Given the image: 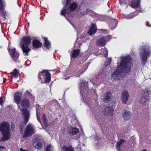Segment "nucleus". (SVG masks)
<instances>
[{"label":"nucleus","mask_w":151,"mask_h":151,"mask_svg":"<svg viewBox=\"0 0 151 151\" xmlns=\"http://www.w3.org/2000/svg\"><path fill=\"white\" fill-rule=\"evenodd\" d=\"M131 57L129 56L124 57L120 62V64L111 75L112 78L116 80H119L123 73L124 75L128 74L131 70Z\"/></svg>","instance_id":"f257e3e1"},{"label":"nucleus","mask_w":151,"mask_h":151,"mask_svg":"<svg viewBox=\"0 0 151 151\" xmlns=\"http://www.w3.org/2000/svg\"><path fill=\"white\" fill-rule=\"evenodd\" d=\"M10 124L8 122L4 121L0 124V131L3 134V137L1 140V142H5L9 139L10 137Z\"/></svg>","instance_id":"f03ea898"},{"label":"nucleus","mask_w":151,"mask_h":151,"mask_svg":"<svg viewBox=\"0 0 151 151\" xmlns=\"http://www.w3.org/2000/svg\"><path fill=\"white\" fill-rule=\"evenodd\" d=\"M51 75L48 70H43L40 72L37 76L38 79L41 84L49 83L51 81Z\"/></svg>","instance_id":"7ed1b4c3"},{"label":"nucleus","mask_w":151,"mask_h":151,"mask_svg":"<svg viewBox=\"0 0 151 151\" xmlns=\"http://www.w3.org/2000/svg\"><path fill=\"white\" fill-rule=\"evenodd\" d=\"M22 114L24 116V123L22 122H20L19 124V129L21 132H23V130L25 125L28 122L29 118V113L28 110L25 108H23L21 110Z\"/></svg>","instance_id":"20e7f679"},{"label":"nucleus","mask_w":151,"mask_h":151,"mask_svg":"<svg viewBox=\"0 0 151 151\" xmlns=\"http://www.w3.org/2000/svg\"><path fill=\"white\" fill-rule=\"evenodd\" d=\"M7 50L13 59L16 61L19 58V53L16 50L15 48H12L10 42H9Z\"/></svg>","instance_id":"39448f33"},{"label":"nucleus","mask_w":151,"mask_h":151,"mask_svg":"<svg viewBox=\"0 0 151 151\" xmlns=\"http://www.w3.org/2000/svg\"><path fill=\"white\" fill-rule=\"evenodd\" d=\"M150 52L149 50H147L145 48L142 49L140 54L141 55V64L145 65L147 62V58L150 55Z\"/></svg>","instance_id":"423d86ee"},{"label":"nucleus","mask_w":151,"mask_h":151,"mask_svg":"<svg viewBox=\"0 0 151 151\" xmlns=\"http://www.w3.org/2000/svg\"><path fill=\"white\" fill-rule=\"evenodd\" d=\"M80 89L81 94L86 93L87 94L89 92L88 91V83L85 81H82L80 84Z\"/></svg>","instance_id":"0eeeda50"},{"label":"nucleus","mask_w":151,"mask_h":151,"mask_svg":"<svg viewBox=\"0 0 151 151\" xmlns=\"http://www.w3.org/2000/svg\"><path fill=\"white\" fill-rule=\"evenodd\" d=\"M35 133V131L31 125L29 124L26 128L23 137L26 138L32 136Z\"/></svg>","instance_id":"6e6552de"},{"label":"nucleus","mask_w":151,"mask_h":151,"mask_svg":"<svg viewBox=\"0 0 151 151\" xmlns=\"http://www.w3.org/2000/svg\"><path fill=\"white\" fill-rule=\"evenodd\" d=\"M31 38L29 36L23 37L21 40L20 45L29 46L31 42Z\"/></svg>","instance_id":"1a4fd4ad"},{"label":"nucleus","mask_w":151,"mask_h":151,"mask_svg":"<svg viewBox=\"0 0 151 151\" xmlns=\"http://www.w3.org/2000/svg\"><path fill=\"white\" fill-rule=\"evenodd\" d=\"M114 108V106H113L105 107L103 111L104 114L108 116L111 114V116H112Z\"/></svg>","instance_id":"9d476101"},{"label":"nucleus","mask_w":151,"mask_h":151,"mask_svg":"<svg viewBox=\"0 0 151 151\" xmlns=\"http://www.w3.org/2000/svg\"><path fill=\"white\" fill-rule=\"evenodd\" d=\"M24 56H27L29 55V52L31 51V49L28 46L20 45Z\"/></svg>","instance_id":"9b49d317"},{"label":"nucleus","mask_w":151,"mask_h":151,"mask_svg":"<svg viewBox=\"0 0 151 151\" xmlns=\"http://www.w3.org/2000/svg\"><path fill=\"white\" fill-rule=\"evenodd\" d=\"M79 132V129L75 127L69 128L68 131V133L71 136L76 135Z\"/></svg>","instance_id":"f8f14e48"},{"label":"nucleus","mask_w":151,"mask_h":151,"mask_svg":"<svg viewBox=\"0 0 151 151\" xmlns=\"http://www.w3.org/2000/svg\"><path fill=\"white\" fill-rule=\"evenodd\" d=\"M106 43V38L103 37L98 39L96 41V45L98 46L103 47L105 45Z\"/></svg>","instance_id":"ddd939ff"},{"label":"nucleus","mask_w":151,"mask_h":151,"mask_svg":"<svg viewBox=\"0 0 151 151\" xmlns=\"http://www.w3.org/2000/svg\"><path fill=\"white\" fill-rule=\"evenodd\" d=\"M97 28L95 24L92 23L88 31V34L90 35H92L94 34L97 31Z\"/></svg>","instance_id":"4468645a"},{"label":"nucleus","mask_w":151,"mask_h":151,"mask_svg":"<svg viewBox=\"0 0 151 151\" xmlns=\"http://www.w3.org/2000/svg\"><path fill=\"white\" fill-rule=\"evenodd\" d=\"M131 6L133 8H137L140 6V0H132Z\"/></svg>","instance_id":"2eb2a0df"},{"label":"nucleus","mask_w":151,"mask_h":151,"mask_svg":"<svg viewBox=\"0 0 151 151\" xmlns=\"http://www.w3.org/2000/svg\"><path fill=\"white\" fill-rule=\"evenodd\" d=\"M35 142L33 143V145L37 149H40L42 147V144L41 141L38 138H36L35 140Z\"/></svg>","instance_id":"dca6fc26"},{"label":"nucleus","mask_w":151,"mask_h":151,"mask_svg":"<svg viewBox=\"0 0 151 151\" xmlns=\"http://www.w3.org/2000/svg\"><path fill=\"white\" fill-rule=\"evenodd\" d=\"M61 14L65 17H66V14L68 16H69L71 14V12L68 9H67V7H66L65 6H64V8L63 9L61 12Z\"/></svg>","instance_id":"f3484780"},{"label":"nucleus","mask_w":151,"mask_h":151,"mask_svg":"<svg viewBox=\"0 0 151 151\" xmlns=\"http://www.w3.org/2000/svg\"><path fill=\"white\" fill-rule=\"evenodd\" d=\"M42 45L41 42L35 39L32 41V45L35 48H38L41 47Z\"/></svg>","instance_id":"a211bd4d"},{"label":"nucleus","mask_w":151,"mask_h":151,"mask_svg":"<svg viewBox=\"0 0 151 151\" xmlns=\"http://www.w3.org/2000/svg\"><path fill=\"white\" fill-rule=\"evenodd\" d=\"M68 7V9L70 12H73L75 11L78 7V4L76 2H74L72 4H70Z\"/></svg>","instance_id":"6ab92c4d"},{"label":"nucleus","mask_w":151,"mask_h":151,"mask_svg":"<svg viewBox=\"0 0 151 151\" xmlns=\"http://www.w3.org/2000/svg\"><path fill=\"white\" fill-rule=\"evenodd\" d=\"M44 39L45 43L44 45V47L47 49L48 50L50 48L51 45V43L48 40V38L46 37H42Z\"/></svg>","instance_id":"aec40b11"},{"label":"nucleus","mask_w":151,"mask_h":151,"mask_svg":"<svg viewBox=\"0 0 151 151\" xmlns=\"http://www.w3.org/2000/svg\"><path fill=\"white\" fill-rule=\"evenodd\" d=\"M149 95H143L141 97L140 102L142 104H145L149 99Z\"/></svg>","instance_id":"412c9836"},{"label":"nucleus","mask_w":151,"mask_h":151,"mask_svg":"<svg viewBox=\"0 0 151 151\" xmlns=\"http://www.w3.org/2000/svg\"><path fill=\"white\" fill-rule=\"evenodd\" d=\"M3 0H0V11L2 12V16L5 18L6 19V12L4 11L3 9Z\"/></svg>","instance_id":"4be33fe9"},{"label":"nucleus","mask_w":151,"mask_h":151,"mask_svg":"<svg viewBox=\"0 0 151 151\" xmlns=\"http://www.w3.org/2000/svg\"><path fill=\"white\" fill-rule=\"evenodd\" d=\"M131 113L125 110L123 114V117L125 120H128L130 118Z\"/></svg>","instance_id":"5701e85b"},{"label":"nucleus","mask_w":151,"mask_h":151,"mask_svg":"<svg viewBox=\"0 0 151 151\" xmlns=\"http://www.w3.org/2000/svg\"><path fill=\"white\" fill-rule=\"evenodd\" d=\"M22 106L24 107H28L29 106V102L27 99H24L21 102Z\"/></svg>","instance_id":"b1692460"},{"label":"nucleus","mask_w":151,"mask_h":151,"mask_svg":"<svg viewBox=\"0 0 151 151\" xmlns=\"http://www.w3.org/2000/svg\"><path fill=\"white\" fill-rule=\"evenodd\" d=\"M14 78H18L19 76V70L16 68L14 69L13 72L10 73Z\"/></svg>","instance_id":"393cba45"},{"label":"nucleus","mask_w":151,"mask_h":151,"mask_svg":"<svg viewBox=\"0 0 151 151\" xmlns=\"http://www.w3.org/2000/svg\"><path fill=\"white\" fill-rule=\"evenodd\" d=\"M62 149L63 151H74V148L71 145L68 146L64 145L63 146Z\"/></svg>","instance_id":"a878e982"},{"label":"nucleus","mask_w":151,"mask_h":151,"mask_svg":"<svg viewBox=\"0 0 151 151\" xmlns=\"http://www.w3.org/2000/svg\"><path fill=\"white\" fill-rule=\"evenodd\" d=\"M80 52V49H77L73 51L72 54V57L73 58H75L78 55Z\"/></svg>","instance_id":"bb28decb"},{"label":"nucleus","mask_w":151,"mask_h":151,"mask_svg":"<svg viewBox=\"0 0 151 151\" xmlns=\"http://www.w3.org/2000/svg\"><path fill=\"white\" fill-rule=\"evenodd\" d=\"M129 95H121V98L122 103L125 104L128 100Z\"/></svg>","instance_id":"cd10ccee"},{"label":"nucleus","mask_w":151,"mask_h":151,"mask_svg":"<svg viewBox=\"0 0 151 151\" xmlns=\"http://www.w3.org/2000/svg\"><path fill=\"white\" fill-rule=\"evenodd\" d=\"M22 99V97L19 96V95H14V99L15 102L17 103V104H19Z\"/></svg>","instance_id":"c85d7f7f"},{"label":"nucleus","mask_w":151,"mask_h":151,"mask_svg":"<svg viewBox=\"0 0 151 151\" xmlns=\"http://www.w3.org/2000/svg\"><path fill=\"white\" fill-rule=\"evenodd\" d=\"M84 68V66H79L78 67L77 72L80 73L81 74H82L85 70Z\"/></svg>","instance_id":"c756f323"},{"label":"nucleus","mask_w":151,"mask_h":151,"mask_svg":"<svg viewBox=\"0 0 151 151\" xmlns=\"http://www.w3.org/2000/svg\"><path fill=\"white\" fill-rule=\"evenodd\" d=\"M138 14L137 12H132L128 15V17L129 18H132L137 15Z\"/></svg>","instance_id":"7c9ffc66"},{"label":"nucleus","mask_w":151,"mask_h":151,"mask_svg":"<svg viewBox=\"0 0 151 151\" xmlns=\"http://www.w3.org/2000/svg\"><path fill=\"white\" fill-rule=\"evenodd\" d=\"M124 142V139H121L116 144V148L117 149L119 148L122 144Z\"/></svg>","instance_id":"2f4dec72"},{"label":"nucleus","mask_w":151,"mask_h":151,"mask_svg":"<svg viewBox=\"0 0 151 151\" xmlns=\"http://www.w3.org/2000/svg\"><path fill=\"white\" fill-rule=\"evenodd\" d=\"M111 99L110 96L109 95H107L105 97L104 99V101L105 102H108L110 101Z\"/></svg>","instance_id":"473e14b6"},{"label":"nucleus","mask_w":151,"mask_h":151,"mask_svg":"<svg viewBox=\"0 0 151 151\" xmlns=\"http://www.w3.org/2000/svg\"><path fill=\"white\" fill-rule=\"evenodd\" d=\"M51 144L48 145L46 148V151H53L52 150H51Z\"/></svg>","instance_id":"72a5a7b5"},{"label":"nucleus","mask_w":151,"mask_h":151,"mask_svg":"<svg viewBox=\"0 0 151 151\" xmlns=\"http://www.w3.org/2000/svg\"><path fill=\"white\" fill-rule=\"evenodd\" d=\"M5 100V98L4 96H1L0 98V104L2 106L3 103V101Z\"/></svg>","instance_id":"f704fd0d"},{"label":"nucleus","mask_w":151,"mask_h":151,"mask_svg":"<svg viewBox=\"0 0 151 151\" xmlns=\"http://www.w3.org/2000/svg\"><path fill=\"white\" fill-rule=\"evenodd\" d=\"M96 90L95 89H91L90 90L89 93L90 94H93L96 93Z\"/></svg>","instance_id":"c9c22d12"},{"label":"nucleus","mask_w":151,"mask_h":151,"mask_svg":"<svg viewBox=\"0 0 151 151\" xmlns=\"http://www.w3.org/2000/svg\"><path fill=\"white\" fill-rule=\"evenodd\" d=\"M145 93H146L147 94H150L151 93V91L150 89H148L147 88H145L144 90Z\"/></svg>","instance_id":"e433bc0d"},{"label":"nucleus","mask_w":151,"mask_h":151,"mask_svg":"<svg viewBox=\"0 0 151 151\" xmlns=\"http://www.w3.org/2000/svg\"><path fill=\"white\" fill-rule=\"evenodd\" d=\"M71 0H66V2L65 5L66 7H67L70 4V1Z\"/></svg>","instance_id":"4c0bfd02"},{"label":"nucleus","mask_w":151,"mask_h":151,"mask_svg":"<svg viewBox=\"0 0 151 151\" xmlns=\"http://www.w3.org/2000/svg\"><path fill=\"white\" fill-rule=\"evenodd\" d=\"M103 53L104 54L105 58H107L108 56V52L106 49H105L104 50H103Z\"/></svg>","instance_id":"58836bf2"},{"label":"nucleus","mask_w":151,"mask_h":151,"mask_svg":"<svg viewBox=\"0 0 151 151\" xmlns=\"http://www.w3.org/2000/svg\"><path fill=\"white\" fill-rule=\"evenodd\" d=\"M111 61V58H108V61L106 62V66H107L110 65Z\"/></svg>","instance_id":"ea45409f"},{"label":"nucleus","mask_w":151,"mask_h":151,"mask_svg":"<svg viewBox=\"0 0 151 151\" xmlns=\"http://www.w3.org/2000/svg\"><path fill=\"white\" fill-rule=\"evenodd\" d=\"M42 119L45 123L47 122L45 114H43V115Z\"/></svg>","instance_id":"a19ab883"},{"label":"nucleus","mask_w":151,"mask_h":151,"mask_svg":"<svg viewBox=\"0 0 151 151\" xmlns=\"http://www.w3.org/2000/svg\"><path fill=\"white\" fill-rule=\"evenodd\" d=\"M87 14V12H81L79 15L80 16H84L86 15Z\"/></svg>","instance_id":"79ce46f5"},{"label":"nucleus","mask_w":151,"mask_h":151,"mask_svg":"<svg viewBox=\"0 0 151 151\" xmlns=\"http://www.w3.org/2000/svg\"><path fill=\"white\" fill-rule=\"evenodd\" d=\"M31 91V90L30 89H29V91L27 90L24 94H31V93L30 92Z\"/></svg>","instance_id":"37998d69"},{"label":"nucleus","mask_w":151,"mask_h":151,"mask_svg":"<svg viewBox=\"0 0 151 151\" xmlns=\"http://www.w3.org/2000/svg\"><path fill=\"white\" fill-rule=\"evenodd\" d=\"M122 94H129L127 91L124 90L122 92Z\"/></svg>","instance_id":"c03bdc74"},{"label":"nucleus","mask_w":151,"mask_h":151,"mask_svg":"<svg viewBox=\"0 0 151 151\" xmlns=\"http://www.w3.org/2000/svg\"><path fill=\"white\" fill-rule=\"evenodd\" d=\"M36 111L37 116L40 115L39 114H40V112L39 111H38L37 109H36Z\"/></svg>","instance_id":"a18cd8bd"},{"label":"nucleus","mask_w":151,"mask_h":151,"mask_svg":"<svg viewBox=\"0 0 151 151\" xmlns=\"http://www.w3.org/2000/svg\"><path fill=\"white\" fill-rule=\"evenodd\" d=\"M20 151H28L27 150L24 149L22 148H21L19 149Z\"/></svg>","instance_id":"49530a36"},{"label":"nucleus","mask_w":151,"mask_h":151,"mask_svg":"<svg viewBox=\"0 0 151 151\" xmlns=\"http://www.w3.org/2000/svg\"><path fill=\"white\" fill-rule=\"evenodd\" d=\"M37 120L39 121L40 122V115L37 116Z\"/></svg>","instance_id":"de8ad7c7"},{"label":"nucleus","mask_w":151,"mask_h":151,"mask_svg":"<svg viewBox=\"0 0 151 151\" xmlns=\"http://www.w3.org/2000/svg\"><path fill=\"white\" fill-rule=\"evenodd\" d=\"M111 94V91H110L109 92H107L105 94Z\"/></svg>","instance_id":"09e8293b"},{"label":"nucleus","mask_w":151,"mask_h":151,"mask_svg":"<svg viewBox=\"0 0 151 151\" xmlns=\"http://www.w3.org/2000/svg\"><path fill=\"white\" fill-rule=\"evenodd\" d=\"M5 148L4 147L0 145V150L3 149H4Z\"/></svg>","instance_id":"8fccbe9b"},{"label":"nucleus","mask_w":151,"mask_h":151,"mask_svg":"<svg viewBox=\"0 0 151 151\" xmlns=\"http://www.w3.org/2000/svg\"><path fill=\"white\" fill-rule=\"evenodd\" d=\"M97 121L99 123V124L100 125H101V123H100V120L98 119H97Z\"/></svg>","instance_id":"3c124183"},{"label":"nucleus","mask_w":151,"mask_h":151,"mask_svg":"<svg viewBox=\"0 0 151 151\" xmlns=\"http://www.w3.org/2000/svg\"><path fill=\"white\" fill-rule=\"evenodd\" d=\"M14 94H16V95H17V94H22V93H21V92H19V93H15Z\"/></svg>","instance_id":"603ef678"},{"label":"nucleus","mask_w":151,"mask_h":151,"mask_svg":"<svg viewBox=\"0 0 151 151\" xmlns=\"http://www.w3.org/2000/svg\"><path fill=\"white\" fill-rule=\"evenodd\" d=\"M142 151H147V150L145 149H143Z\"/></svg>","instance_id":"864d4df0"},{"label":"nucleus","mask_w":151,"mask_h":151,"mask_svg":"<svg viewBox=\"0 0 151 151\" xmlns=\"http://www.w3.org/2000/svg\"><path fill=\"white\" fill-rule=\"evenodd\" d=\"M102 30H103V31H106V30H104V29H102Z\"/></svg>","instance_id":"5fc2aeb1"},{"label":"nucleus","mask_w":151,"mask_h":151,"mask_svg":"<svg viewBox=\"0 0 151 151\" xmlns=\"http://www.w3.org/2000/svg\"><path fill=\"white\" fill-rule=\"evenodd\" d=\"M82 97H83V96H84L85 95H82Z\"/></svg>","instance_id":"6e6d98bb"}]
</instances>
